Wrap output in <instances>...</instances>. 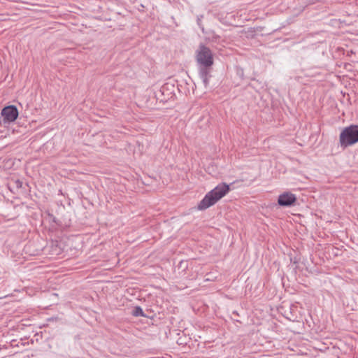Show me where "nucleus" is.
Here are the masks:
<instances>
[{"label": "nucleus", "instance_id": "nucleus-12", "mask_svg": "<svg viewBox=\"0 0 358 358\" xmlns=\"http://www.w3.org/2000/svg\"><path fill=\"white\" fill-rule=\"evenodd\" d=\"M299 202L296 194H292V208L296 205H299Z\"/></svg>", "mask_w": 358, "mask_h": 358}, {"label": "nucleus", "instance_id": "nucleus-5", "mask_svg": "<svg viewBox=\"0 0 358 358\" xmlns=\"http://www.w3.org/2000/svg\"><path fill=\"white\" fill-rule=\"evenodd\" d=\"M18 114L17 107L13 105L4 107L1 113L4 124L14 122L17 118Z\"/></svg>", "mask_w": 358, "mask_h": 358}, {"label": "nucleus", "instance_id": "nucleus-6", "mask_svg": "<svg viewBox=\"0 0 358 358\" xmlns=\"http://www.w3.org/2000/svg\"><path fill=\"white\" fill-rule=\"evenodd\" d=\"M211 70L212 66H199V76L206 87L209 84V79L211 77Z\"/></svg>", "mask_w": 358, "mask_h": 358}, {"label": "nucleus", "instance_id": "nucleus-7", "mask_svg": "<svg viewBox=\"0 0 358 358\" xmlns=\"http://www.w3.org/2000/svg\"><path fill=\"white\" fill-rule=\"evenodd\" d=\"M278 203L280 206H291V192H285L279 195Z\"/></svg>", "mask_w": 358, "mask_h": 358}, {"label": "nucleus", "instance_id": "nucleus-13", "mask_svg": "<svg viewBox=\"0 0 358 358\" xmlns=\"http://www.w3.org/2000/svg\"><path fill=\"white\" fill-rule=\"evenodd\" d=\"M15 183H16V186L17 187H22V182H21L20 180H16Z\"/></svg>", "mask_w": 358, "mask_h": 358}, {"label": "nucleus", "instance_id": "nucleus-9", "mask_svg": "<svg viewBox=\"0 0 358 358\" xmlns=\"http://www.w3.org/2000/svg\"><path fill=\"white\" fill-rule=\"evenodd\" d=\"M305 350H306V349H305ZM292 358H310V357L306 351L292 348Z\"/></svg>", "mask_w": 358, "mask_h": 358}, {"label": "nucleus", "instance_id": "nucleus-10", "mask_svg": "<svg viewBox=\"0 0 358 358\" xmlns=\"http://www.w3.org/2000/svg\"><path fill=\"white\" fill-rule=\"evenodd\" d=\"M33 245L31 243L27 244L24 248V251L26 254H29L31 256H36L40 254L39 250H31Z\"/></svg>", "mask_w": 358, "mask_h": 358}, {"label": "nucleus", "instance_id": "nucleus-11", "mask_svg": "<svg viewBox=\"0 0 358 358\" xmlns=\"http://www.w3.org/2000/svg\"><path fill=\"white\" fill-rule=\"evenodd\" d=\"M132 315L135 317H145L143 309L140 306H135L132 310Z\"/></svg>", "mask_w": 358, "mask_h": 358}, {"label": "nucleus", "instance_id": "nucleus-2", "mask_svg": "<svg viewBox=\"0 0 358 358\" xmlns=\"http://www.w3.org/2000/svg\"><path fill=\"white\" fill-rule=\"evenodd\" d=\"M340 145L345 148L358 142V125L351 124L346 127L341 132L339 136Z\"/></svg>", "mask_w": 358, "mask_h": 358}, {"label": "nucleus", "instance_id": "nucleus-3", "mask_svg": "<svg viewBox=\"0 0 358 358\" xmlns=\"http://www.w3.org/2000/svg\"><path fill=\"white\" fill-rule=\"evenodd\" d=\"M196 59L199 66H212L213 64L212 51L203 44H200L196 50Z\"/></svg>", "mask_w": 358, "mask_h": 358}, {"label": "nucleus", "instance_id": "nucleus-8", "mask_svg": "<svg viewBox=\"0 0 358 358\" xmlns=\"http://www.w3.org/2000/svg\"><path fill=\"white\" fill-rule=\"evenodd\" d=\"M297 1V6L292 8V16L298 15L300 14L306 6V3L301 0H294V3H296Z\"/></svg>", "mask_w": 358, "mask_h": 358}, {"label": "nucleus", "instance_id": "nucleus-4", "mask_svg": "<svg viewBox=\"0 0 358 358\" xmlns=\"http://www.w3.org/2000/svg\"><path fill=\"white\" fill-rule=\"evenodd\" d=\"M306 313V310L303 308L299 303L296 302V304L292 303V323H296L299 328L297 330L292 329V332L299 334L300 329L303 328L304 322Z\"/></svg>", "mask_w": 358, "mask_h": 358}, {"label": "nucleus", "instance_id": "nucleus-1", "mask_svg": "<svg viewBox=\"0 0 358 358\" xmlns=\"http://www.w3.org/2000/svg\"><path fill=\"white\" fill-rule=\"evenodd\" d=\"M230 190L229 185L222 182L208 192L198 204V209L203 210L213 206Z\"/></svg>", "mask_w": 358, "mask_h": 358}]
</instances>
